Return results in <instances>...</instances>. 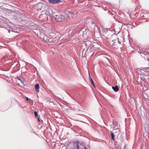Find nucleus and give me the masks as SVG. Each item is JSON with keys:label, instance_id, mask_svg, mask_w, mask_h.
Masks as SVG:
<instances>
[{"label": "nucleus", "instance_id": "nucleus-1", "mask_svg": "<svg viewBox=\"0 0 149 149\" xmlns=\"http://www.w3.org/2000/svg\"><path fill=\"white\" fill-rule=\"evenodd\" d=\"M53 17L56 21L58 22H63L70 19L69 15L66 14H64L61 15H54Z\"/></svg>", "mask_w": 149, "mask_h": 149}, {"label": "nucleus", "instance_id": "nucleus-2", "mask_svg": "<svg viewBox=\"0 0 149 149\" xmlns=\"http://www.w3.org/2000/svg\"><path fill=\"white\" fill-rule=\"evenodd\" d=\"M55 35L56 36V37L54 38H52V39H50L49 40V41L50 42H52V41H56V40H59L61 41L62 42H64L63 40V37L62 35L61 36L60 34H58V35L56 34Z\"/></svg>", "mask_w": 149, "mask_h": 149}, {"label": "nucleus", "instance_id": "nucleus-3", "mask_svg": "<svg viewBox=\"0 0 149 149\" xmlns=\"http://www.w3.org/2000/svg\"><path fill=\"white\" fill-rule=\"evenodd\" d=\"M49 2L52 4H54L59 2L60 1L59 0H49Z\"/></svg>", "mask_w": 149, "mask_h": 149}, {"label": "nucleus", "instance_id": "nucleus-4", "mask_svg": "<svg viewBox=\"0 0 149 149\" xmlns=\"http://www.w3.org/2000/svg\"><path fill=\"white\" fill-rule=\"evenodd\" d=\"M112 88L115 92H117L119 90V88L117 85L115 86H112Z\"/></svg>", "mask_w": 149, "mask_h": 149}, {"label": "nucleus", "instance_id": "nucleus-5", "mask_svg": "<svg viewBox=\"0 0 149 149\" xmlns=\"http://www.w3.org/2000/svg\"><path fill=\"white\" fill-rule=\"evenodd\" d=\"M35 88L36 91L37 92H38L39 88V84H36L35 86Z\"/></svg>", "mask_w": 149, "mask_h": 149}, {"label": "nucleus", "instance_id": "nucleus-6", "mask_svg": "<svg viewBox=\"0 0 149 149\" xmlns=\"http://www.w3.org/2000/svg\"><path fill=\"white\" fill-rule=\"evenodd\" d=\"M141 71L143 73H144V72H149V69L148 68H143L141 69Z\"/></svg>", "mask_w": 149, "mask_h": 149}, {"label": "nucleus", "instance_id": "nucleus-7", "mask_svg": "<svg viewBox=\"0 0 149 149\" xmlns=\"http://www.w3.org/2000/svg\"><path fill=\"white\" fill-rule=\"evenodd\" d=\"M111 138L113 140H114V135L113 133L111 132Z\"/></svg>", "mask_w": 149, "mask_h": 149}, {"label": "nucleus", "instance_id": "nucleus-8", "mask_svg": "<svg viewBox=\"0 0 149 149\" xmlns=\"http://www.w3.org/2000/svg\"><path fill=\"white\" fill-rule=\"evenodd\" d=\"M89 79H90L91 82V83L93 82V81L91 77L90 76V75H89Z\"/></svg>", "mask_w": 149, "mask_h": 149}, {"label": "nucleus", "instance_id": "nucleus-9", "mask_svg": "<svg viewBox=\"0 0 149 149\" xmlns=\"http://www.w3.org/2000/svg\"><path fill=\"white\" fill-rule=\"evenodd\" d=\"M34 114L35 116H37V113L36 111H35L34 112Z\"/></svg>", "mask_w": 149, "mask_h": 149}, {"label": "nucleus", "instance_id": "nucleus-10", "mask_svg": "<svg viewBox=\"0 0 149 149\" xmlns=\"http://www.w3.org/2000/svg\"><path fill=\"white\" fill-rule=\"evenodd\" d=\"M26 99L27 101H28L29 100V99L28 97H26Z\"/></svg>", "mask_w": 149, "mask_h": 149}, {"label": "nucleus", "instance_id": "nucleus-11", "mask_svg": "<svg viewBox=\"0 0 149 149\" xmlns=\"http://www.w3.org/2000/svg\"><path fill=\"white\" fill-rule=\"evenodd\" d=\"M91 83L93 85V86L95 87V86L93 82H93H91Z\"/></svg>", "mask_w": 149, "mask_h": 149}, {"label": "nucleus", "instance_id": "nucleus-12", "mask_svg": "<svg viewBox=\"0 0 149 149\" xmlns=\"http://www.w3.org/2000/svg\"><path fill=\"white\" fill-rule=\"evenodd\" d=\"M84 148H85V149H88V148H86V147H85Z\"/></svg>", "mask_w": 149, "mask_h": 149}, {"label": "nucleus", "instance_id": "nucleus-13", "mask_svg": "<svg viewBox=\"0 0 149 149\" xmlns=\"http://www.w3.org/2000/svg\"><path fill=\"white\" fill-rule=\"evenodd\" d=\"M38 120L39 121H40V120H39V118L38 117Z\"/></svg>", "mask_w": 149, "mask_h": 149}]
</instances>
